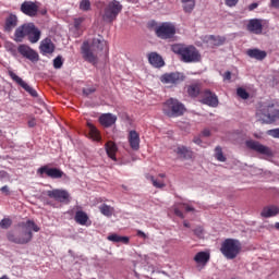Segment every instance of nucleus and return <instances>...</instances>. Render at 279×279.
I'll return each instance as SVG.
<instances>
[{"label": "nucleus", "mask_w": 279, "mask_h": 279, "mask_svg": "<svg viewBox=\"0 0 279 279\" xmlns=\"http://www.w3.org/2000/svg\"><path fill=\"white\" fill-rule=\"evenodd\" d=\"M14 36H40V29L34 23H25L15 29Z\"/></svg>", "instance_id": "1a4fd4ad"}, {"label": "nucleus", "mask_w": 279, "mask_h": 279, "mask_svg": "<svg viewBox=\"0 0 279 279\" xmlns=\"http://www.w3.org/2000/svg\"><path fill=\"white\" fill-rule=\"evenodd\" d=\"M38 175H40V178H45V174L48 178H52V180H58L60 178H62V175H64V172L58 168H49V166H44L40 167L37 170Z\"/></svg>", "instance_id": "f8f14e48"}, {"label": "nucleus", "mask_w": 279, "mask_h": 279, "mask_svg": "<svg viewBox=\"0 0 279 279\" xmlns=\"http://www.w3.org/2000/svg\"><path fill=\"white\" fill-rule=\"evenodd\" d=\"M161 38H163L165 40H171V36H163Z\"/></svg>", "instance_id": "052dcab7"}, {"label": "nucleus", "mask_w": 279, "mask_h": 279, "mask_svg": "<svg viewBox=\"0 0 279 279\" xmlns=\"http://www.w3.org/2000/svg\"><path fill=\"white\" fill-rule=\"evenodd\" d=\"M163 113L166 117H170L172 119H175L178 117H182L184 112H186V108H184V105L175 98H170L163 102L162 106Z\"/></svg>", "instance_id": "423d86ee"}, {"label": "nucleus", "mask_w": 279, "mask_h": 279, "mask_svg": "<svg viewBox=\"0 0 279 279\" xmlns=\"http://www.w3.org/2000/svg\"><path fill=\"white\" fill-rule=\"evenodd\" d=\"M80 10L88 12V10H90V0H82L80 3Z\"/></svg>", "instance_id": "ea45409f"}, {"label": "nucleus", "mask_w": 279, "mask_h": 279, "mask_svg": "<svg viewBox=\"0 0 279 279\" xmlns=\"http://www.w3.org/2000/svg\"><path fill=\"white\" fill-rule=\"evenodd\" d=\"M10 52L12 56H14V58H16V56H19V53L16 52V48H11Z\"/></svg>", "instance_id": "5fc2aeb1"}, {"label": "nucleus", "mask_w": 279, "mask_h": 279, "mask_svg": "<svg viewBox=\"0 0 279 279\" xmlns=\"http://www.w3.org/2000/svg\"><path fill=\"white\" fill-rule=\"evenodd\" d=\"M215 156L219 160V162H226V156H223V151L221 150V147L217 146L215 149Z\"/></svg>", "instance_id": "4c0bfd02"}, {"label": "nucleus", "mask_w": 279, "mask_h": 279, "mask_svg": "<svg viewBox=\"0 0 279 279\" xmlns=\"http://www.w3.org/2000/svg\"><path fill=\"white\" fill-rule=\"evenodd\" d=\"M246 56L248 58H253L254 60H265L267 58V52L260 49H248L246 51Z\"/></svg>", "instance_id": "a878e982"}, {"label": "nucleus", "mask_w": 279, "mask_h": 279, "mask_svg": "<svg viewBox=\"0 0 279 279\" xmlns=\"http://www.w3.org/2000/svg\"><path fill=\"white\" fill-rule=\"evenodd\" d=\"M28 125H29V128H34V125H36V123L34 122V120H31V121L28 122Z\"/></svg>", "instance_id": "13d9d810"}, {"label": "nucleus", "mask_w": 279, "mask_h": 279, "mask_svg": "<svg viewBox=\"0 0 279 279\" xmlns=\"http://www.w3.org/2000/svg\"><path fill=\"white\" fill-rule=\"evenodd\" d=\"M183 226H184L185 228H191V225H189V222H186V221H184Z\"/></svg>", "instance_id": "680f3d73"}, {"label": "nucleus", "mask_w": 279, "mask_h": 279, "mask_svg": "<svg viewBox=\"0 0 279 279\" xmlns=\"http://www.w3.org/2000/svg\"><path fill=\"white\" fill-rule=\"evenodd\" d=\"M122 11L123 4L117 0H112L105 7L102 19L107 21V23H113Z\"/></svg>", "instance_id": "0eeeda50"}, {"label": "nucleus", "mask_w": 279, "mask_h": 279, "mask_svg": "<svg viewBox=\"0 0 279 279\" xmlns=\"http://www.w3.org/2000/svg\"><path fill=\"white\" fill-rule=\"evenodd\" d=\"M99 123L104 128H112L117 123V116L112 113H102L99 117Z\"/></svg>", "instance_id": "aec40b11"}, {"label": "nucleus", "mask_w": 279, "mask_h": 279, "mask_svg": "<svg viewBox=\"0 0 279 279\" xmlns=\"http://www.w3.org/2000/svg\"><path fill=\"white\" fill-rule=\"evenodd\" d=\"M201 90L202 86L199 84H193L187 87L190 97H197V95H202Z\"/></svg>", "instance_id": "2f4dec72"}, {"label": "nucleus", "mask_w": 279, "mask_h": 279, "mask_svg": "<svg viewBox=\"0 0 279 279\" xmlns=\"http://www.w3.org/2000/svg\"><path fill=\"white\" fill-rule=\"evenodd\" d=\"M194 260L197 265L206 266L208 264V260H210V253L208 252H198L194 256Z\"/></svg>", "instance_id": "bb28decb"}, {"label": "nucleus", "mask_w": 279, "mask_h": 279, "mask_svg": "<svg viewBox=\"0 0 279 279\" xmlns=\"http://www.w3.org/2000/svg\"><path fill=\"white\" fill-rule=\"evenodd\" d=\"M236 93L238 97H241V99H247L250 97V94L244 88H238Z\"/></svg>", "instance_id": "a19ab883"}, {"label": "nucleus", "mask_w": 279, "mask_h": 279, "mask_svg": "<svg viewBox=\"0 0 279 279\" xmlns=\"http://www.w3.org/2000/svg\"><path fill=\"white\" fill-rule=\"evenodd\" d=\"M232 77V74L230 72L225 73V80H230Z\"/></svg>", "instance_id": "4d7b16f0"}, {"label": "nucleus", "mask_w": 279, "mask_h": 279, "mask_svg": "<svg viewBox=\"0 0 279 279\" xmlns=\"http://www.w3.org/2000/svg\"><path fill=\"white\" fill-rule=\"evenodd\" d=\"M137 236H141L142 239H147V234L145 232L137 230Z\"/></svg>", "instance_id": "864d4df0"}, {"label": "nucleus", "mask_w": 279, "mask_h": 279, "mask_svg": "<svg viewBox=\"0 0 279 279\" xmlns=\"http://www.w3.org/2000/svg\"><path fill=\"white\" fill-rule=\"evenodd\" d=\"M12 227V219L10 218H4L0 221V228L2 230H8V228Z\"/></svg>", "instance_id": "58836bf2"}, {"label": "nucleus", "mask_w": 279, "mask_h": 279, "mask_svg": "<svg viewBox=\"0 0 279 279\" xmlns=\"http://www.w3.org/2000/svg\"><path fill=\"white\" fill-rule=\"evenodd\" d=\"M203 136H210V130L205 129V130L203 131Z\"/></svg>", "instance_id": "6e6d98bb"}, {"label": "nucleus", "mask_w": 279, "mask_h": 279, "mask_svg": "<svg viewBox=\"0 0 279 279\" xmlns=\"http://www.w3.org/2000/svg\"><path fill=\"white\" fill-rule=\"evenodd\" d=\"M183 3L184 12L191 13L195 10V0H181Z\"/></svg>", "instance_id": "72a5a7b5"}, {"label": "nucleus", "mask_w": 279, "mask_h": 279, "mask_svg": "<svg viewBox=\"0 0 279 279\" xmlns=\"http://www.w3.org/2000/svg\"><path fill=\"white\" fill-rule=\"evenodd\" d=\"M194 143H196V145H199L202 143V140L196 138V140H194Z\"/></svg>", "instance_id": "bf43d9fd"}, {"label": "nucleus", "mask_w": 279, "mask_h": 279, "mask_svg": "<svg viewBox=\"0 0 279 279\" xmlns=\"http://www.w3.org/2000/svg\"><path fill=\"white\" fill-rule=\"evenodd\" d=\"M268 136H272V138H279V129H274L267 131Z\"/></svg>", "instance_id": "37998d69"}, {"label": "nucleus", "mask_w": 279, "mask_h": 279, "mask_svg": "<svg viewBox=\"0 0 279 279\" xmlns=\"http://www.w3.org/2000/svg\"><path fill=\"white\" fill-rule=\"evenodd\" d=\"M107 239H108V241H112V243H124V245H128V243H130V238L121 236L119 234L108 235Z\"/></svg>", "instance_id": "7c9ffc66"}, {"label": "nucleus", "mask_w": 279, "mask_h": 279, "mask_svg": "<svg viewBox=\"0 0 279 279\" xmlns=\"http://www.w3.org/2000/svg\"><path fill=\"white\" fill-rule=\"evenodd\" d=\"M256 8H258V3L253 2V3H251V4L248 5V11L252 12V11L256 10Z\"/></svg>", "instance_id": "3c124183"}, {"label": "nucleus", "mask_w": 279, "mask_h": 279, "mask_svg": "<svg viewBox=\"0 0 279 279\" xmlns=\"http://www.w3.org/2000/svg\"><path fill=\"white\" fill-rule=\"evenodd\" d=\"M21 12H23V14H26V16H37L38 4H36V2H32V1H24L21 4Z\"/></svg>", "instance_id": "a211bd4d"}, {"label": "nucleus", "mask_w": 279, "mask_h": 279, "mask_svg": "<svg viewBox=\"0 0 279 279\" xmlns=\"http://www.w3.org/2000/svg\"><path fill=\"white\" fill-rule=\"evenodd\" d=\"M82 23H84L83 17L75 19L74 20V27L77 29L80 27V25H82Z\"/></svg>", "instance_id": "49530a36"}, {"label": "nucleus", "mask_w": 279, "mask_h": 279, "mask_svg": "<svg viewBox=\"0 0 279 279\" xmlns=\"http://www.w3.org/2000/svg\"><path fill=\"white\" fill-rule=\"evenodd\" d=\"M110 48L108 41L104 37H94L83 41L81 45V56L85 62L97 66L99 64V58L101 56H108Z\"/></svg>", "instance_id": "f257e3e1"}, {"label": "nucleus", "mask_w": 279, "mask_h": 279, "mask_svg": "<svg viewBox=\"0 0 279 279\" xmlns=\"http://www.w3.org/2000/svg\"><path fill=\"white\" fill-rule=\"evenodd\" d=\"M256 119L262 123H274L279 119V109L276 105H260L256 111Z\"/></svg>", "instance_id": "20e7f679"}, {"label": "nucleus", "mask_w": 279, "mask_h": 279, "mask_svg": "<svg viewBox=\"0 0 279 279\" xmlns=\"http://www.w3.org/2000/svg\"><path fill=\"white\" fill-rule=\"evenodd\" d=\"M105 149L107 151V155L111 160L117 161V151H119V148L117 147V144L112 141H109L105 145Z\"/></svg>", "instance_id": "b1692460"}, {"label": "nucleus", "mask_w": 279, "mask_h": 279, "mask_svg": "<svg viewBox=\"0 0 279 279\" xmlns=\"http://www.w3.org/2000/svg\"><path fill=\"white\" fill-rule=\"evenodd\" d=\"M74 219H75L76 223H78V226H87L88 214H86V211L78 210L75 213Z\"/></svg>", "instance_id": "c85d7f7f"}, {"label": "nucleus", "mask_w": 279, "mask_h": 279, "mask_svg": "<svg viewBox=\"0 0 279 279\" xmlns=\"http://www.w3.org/2000/svg\"><path fill=\"white\" fill-rule=\"evenodd\" d=\"M225 3L228 5V8H234V5L239 3V0H225Z\"/></svg>", "instance_id": "c03bdc74"}, {"label": "nucleus", "mask_w": 279, "mask_h": 279, "mask_svg": "<svg viewBox=\"0 0 279 279\" xmlns=\"http://www.w3.org/2000/svg\"><path fill=\"white\" fill-rule=\"evenodd\" d=\"M128 142L133 151L141 149V135L135 130L129 132Z\"/></svg>", "instance_id": "6ab92c4d"}, {"label": "nucleus", "mask_w": 279, "mask_h": 279, "mask_svg": "<svg viewBox=\"0 0 279 279\" xmlns=\"http://www.w3.org/2000/svg\"><path fill=\"white\" fill-rule=\"evenodd\" d=\"M275 228H276L277 230H279V222H277V223L275 225Z\"/></svg>", "instance_id": "e2e57ef3"}, {"label": "nucleus", "mask_w": 279, "mask_h": 279, "mask_svg": "<svg viewBox=\"0 0 279 279\" xmlns=\"http://www.w3.org/2000/svg\"><path fill=\"white\" fill-rule=\"evenodd\" d=\"M19 228H22V232L16 236L12 232L7 233V239L11 243H16L17 245H27L34 239L33 232H40V227L36 225L33 220H27L26 222H20Z\"/></svg>", "instance_id": "f03ea898"}, {"label": "nucleus", "mask_w": 279, "mask_h": 279, "mask_svg": "<svg viewBox=\"0 0 279 279\" xmlns=\"http://www.w3.org/2000/svg\"><path fill=\"white\" fill-rule=\"evenodd\" d=\"M16 25H19V17H16L14 14H10L4 22V32L10 34V32H12Z\"/></svg>", "instance_id": "5701e85b"}, {"label": "nucleus", "mask_w": 279, "mask_h": 279, "mask_svg": "<svg viewBox=\"0 0 279 279\" xmlns=\"http://www.w3.org/2000/svg\"><path fill=\"white\" fill-rule=\"evenodd\" d=\"M242 245L236 239H226L221 243L220 252L228 260H234L241 254Z\"/></svg>", "instance_id": "39448f33"}, {"label": "nucleus", "mask_w": 279, "mask_h": 279, "mask_svg": "<svg viewBox=\"0 0 279 279\" xmlns=\"http://www.w3.org/2000/svg\"><path fill=\"white\" fill-rule=\"evenodd\" d=\"M48 197L60 202L61 204H69L71 202V194L66 190L54 189L47 192Z\"/></svg>", "instance_id": "9d476101"}, {"label": "nucleus", "mask_w": 279, "mask_h": 279, "mask_svg": "<svg viewBox=\"0 0 279 279\" xmlns=\"http://www.w3.org/2000/svg\"><path fill=\"white\" fill-rule=\"evenodd\" d=\"M28 40H29V43L35 45V43H38V40H40V36H29Z\"/></svg>", "instance_id": "de8ad7c7"}, {"label": "nucleus", "mask_w": 279, "mask_h": 279, "mask_svg": "<svg viewBox=\"0 0 279 279\" xmlns=\"http://www.w3.org/2000/svg\"><path fill=\"white\" fill-rule=\"evenodd\" d=\"M1 193L4 195H10V187L8 185H4L0 189Z\"/></svg>", "instance_id": "8fccbe9b"}, {"label": "nucleus", "mask_w": 279, "mask_h": 279, "mask_svg": "<svg viewBox=\"0 0 279 279\" xmlns=\"http://www.w3.org/2000/svg\"><path fill=\"white\" fill-rule=\"evenodd\" d=\"M206 41L208 47H217L219 45H221V40H219V36H208L206 37Z\"/></svg>", "instance_id": "c9c22d12"}, {"label": "nucleus", "mask_w": 279, "mask_h": 279, "mask_svg": "<svg viewBox=\"0 0 279 279\" xmlns=\"http://www.w3.org/2000/svg\"><path fill=\"white\" fill-rule=\"evenodd\" d=\"M39 49L41 53H53V51L56 50V46L53 45V41H51L49 37H47L41 41Z\"/></svg>", "instance_id": "393cba45"}, {"label": "nucleus", "mask_w": 279, "mask_h": 279, "mask_svg": "<svg viewBox=\"0 0 279 279\" xmlns=\"http://www.w3.org/2000/svg\"><path fill=\"white\" fill-rule=\"evenodd\" d=\"M15 40H21V37H16Z\"/></svg>", "instance_id": "69168bd1"}, {"label": "nucleus", "mask_w": 279, "mask_h": 279, "mask_svg": "<svg viewBox=\"0 0 279 279\" xmlns=\"http://www.w3.org/2000/svg\"><path fill=\"white\" fill-rule=\"evenodd\" d=\"M185 76L183 73L180 72H172V73H166L160 77V82L162 84H181V82H184Z\"/></svg>", "instance_id": "2eb2a0df"}, {"label": "nucleus", "mask_w": 279, "mask_h": 279, "mask_svg": "<svg viewBox=\"0 0 279 279\" xmlns=\"http://www.w3.org/2000/svg\"><path fill=\"white\" fill-rule=\"evenodd\" d=\"M157 36H175V25L165 22L156 28Z\"/></svg>", "instance_id": "f3484780"}, {"label": "nucleus", "mask_w": 279, "mask_h": 279, "mask_svg": "<svg viewBox=\"0 0 279 279\" xmlns=\"http://www.w3.org/2000/svg\"><path fill=\"white\" fill-rule=\"evenodd\" d=\"M148 62L156 69H160L165 64V60H162V57L158 52H150L148 54Z\"/></svg>", "instance_id": "4be33fe9"}, {"label": "nucleus", "mask_w": 279, "mask_h": 279, "mask_svg": "<svg viewBox=\"0 0 279 279\" xmlns=\"http://www.w3.org/2000/svg\"><path fill=\"white\" fill-rule=\"evenodd\" d=\"M84 95H92V93H95V87H88L83 89Z\"/></svg>", "instance_id": "09e8293b"}, {"label": "nucleus", "mask_w": 279, "mask_h": 279, "mask_svg": "<svg viewBox=\"0 0 279 279\" xmlns=\"http://www.w3.org/2000/svg\"><path fill=\"white\" fill-rule=\"evenodd\" d=\"M278 213H279L278 206H276V205L266 206L262 210V217H265V218L276 217V215H278Z\"/></svg>", "instance_id": "cd10ccee"}, {"label": "nucleus", "mask_w": 279, "mask_h": 279, "mask_svg": "<svg viewBox=\"0 0 279 279\" xmlns=\"http://www.w3.org/2000/svg\"><path fill=\"white\" fill-rule=\"evenodd\" d=\"M99 210L105 217H112V215H114V207L107 204L101 205Z\"/></svg>", "instance_id": "473e14b6"}, {"label": "nucleus", "mask_w": 279, "mask_h": 279, "mask_svg": "<svg viewBox=\"0 0 279 279\" xmlns=\"http://www.w3.org/2000/svg\"><path fill=\"white\" fill-rule=\"evenodd\" d=\"M269 27V22L267 20L260 19H252L247 23V31L252 34L260 35L263 34V29H267Z\"/></svg>", "instance_id": "6e6552de"}, {"label": "nucleus", "mask_w": 279, "mask_h": 279, "mask_svg": "<svg viewBox=\"0 0 279 279\" xmlns=\"http://www.w3.org/2000/svg\"><path fill=\"white\" fill-rule=\"evenodd\" d=\"M201 104L205 106H210L211 108H217L219 106V98L213 92L205 89L201 92Z\"/></svg>", "instance_id": "ddd939ff"}, {"label": "nucleus", "mask_w": 279, "mask_h": 279, "mask_svg": "<svg viewBox=\"0 0 279 279\" xmlns=\"http://www.w3.org/2000/svg\"><path fill=\"white\" fill-rule=\"evenodd\" d=\"M194 234H196V236H198V239H202V236H204V229L202 228H196L194 230Z\"/></svg>", "instance_id": "a18cd8bd"}, {"label": "nucleus", "mask_w": 279, "mask_h": 279, "mask_svg": "<svg viewBox=\"0 0 279 279\" xmlns=\"http://www.w3.org/2000/svg\"><path fill=\"white\" fill-rule=\"evenodd\" d=\"M148 180H150V182L153 183V186H155L156 189H165V181L160 179H155L151 175L148 177Z\"/></svg>", "instance_id": "e433bc0d"}, {"label": "nucleus", "mask_w": 279, "mask_h": 279, "mask_svg": "<svg viewBox=\"0 0 279 279\" xmlns=\"http://www.w3.org/2000/svg\"><path fill=\"white\" fill-rule=\"evenodd\" d=\"M175 153L178 156H180V158H191V151L184 146H179L175 149Z\"/></svg>", "instance_id": "f704fd0d"}, {"label": "nucleus", "mask_w": 279, "mask_h": 279, "mask_svg": "<svg viewBox=\"0 0 279 279\" xmlns=\"http://www.w3.org/2000/svg\"><path fill=\"white\" fill-rule=\"evenodd\" d=\"M246 147H248V149H252L253 151H256L257 154H260L262 156H274V151H271V148L254 140L247 141Z\"/></svg>", "instance_id": "9b49d317"}, {"label": "nucleus", "mask_w": 279, "mask_h": 279, "mask_svg": "<svg viewBox=\"0 0 279 279\" xmlns=\"http://www.w3.org/2000/svg\"><path fill=\"white\" fill-rule=\"evenodd\" d=\"M87 128L89 130V136L93 141H101V134L99 133V130H97V128L93 125V123L87 122Z\"/></svg>", "instance_id": "c756f323"}, {"label": "nucleus", "mask_w": 279, "mask_h": 279, "mask_svg": "<svg viewBox=\"0 0 279 279\" xmlns=\"http://www.w3.org/2000/svg\"><path fill=\"white\" fill-rule=\"evenodd\" d=\"M271 7L278 9L279 8V0H270Z\"/></svg>", "instance_id": "603ef678"}, {"label": "nucleus", "mask_w": 279, "mask_h": 279, "mask_svg": "<svg viewBox=\"0 0 279 279\" xmlns=\"http://www.w3.org/2000/svg\"><path fill=\"white\" fill-rule=\"evenodd\" d=\"M184 210L185 213H192L193 206L186 204V203H177L173 206V211L177 217H180L181 219H184V214L182 213Z\"/></svg>", "instance_id": "412c9836"}, {"label": "nucleus", "mask_w": 279, "mask_h": 279, "mask_svg": "<svg viewBox=\"0 0 279 279\" xmlns=\"http://www.w3.org/2000/svg\"><path fill=\"white\" fill-rule=\"evenodd\" d=\"M173 53L181 56L183 62H199L202 60V54L195 46H186L182 44H174L171 47Z\"/></svg>", "instance_id": "7ed1b4c3"}, {"label": "nucleus", "mask_w": 279, "mask_h": 279, "mask_svg": "<svg viewBox=\"0 0 279 279\" xmlns=\"http://www.w3.org/2000/svg\"><path fill=\"white\" fill-rule=\"evenodd\" d=\"M62 57H57L54 60H53V68L54 69H62Z\"/></svg>", "instance_id": "79ce46f5"}, {"label": "nucleus", "mask_w": 279, "mask_h": 279, "mask_svg": "<svg viewBox=\"0 0 279 279\" xmlns=\"http://www.w3.org/2000/svg\"><path fill=\"white\" fill-rule=\"evenodd\" d=\"M17 51L23 58H26V60H29L31 62H38L39 60L38 52L27 45H20Z\"/></svg>", "instance_id": "4468645a"}, {"label": "nucleus", "mask_w": 279, "mask_h": 279, "mask_svg": "<svg viewBox=\"0 0 279 279\" xmlns=\"http://www.w3.org/2000/svg\"><path fill=\"white\" fill-rule=\"evenodd\" d=\"M9 75H10L11 80H13V82H15V84H19V86L24 88V90H26V93H29L32 97H38V92H36V89H34L32 86H29V84H27L25 81H23V78H21L19 75H16V73H14L13 71H9Z\"/></svg>", "instance_id": "dca6fc26"}, {"label": "nucleus", "mask_w": 279, "mask_h": 279, "mask_svg": "<svg viewBox=\"0 0 279 279\" xmlns=\"http://www.w3.org/2000/svg\"><path fill=\"white\" fill-rule=\"evenodd\" d=\"M158 178H165V174L161 173V174L158 175Z\"/></svg>", "instance_id": "0e129e2a"}]
</instances>
